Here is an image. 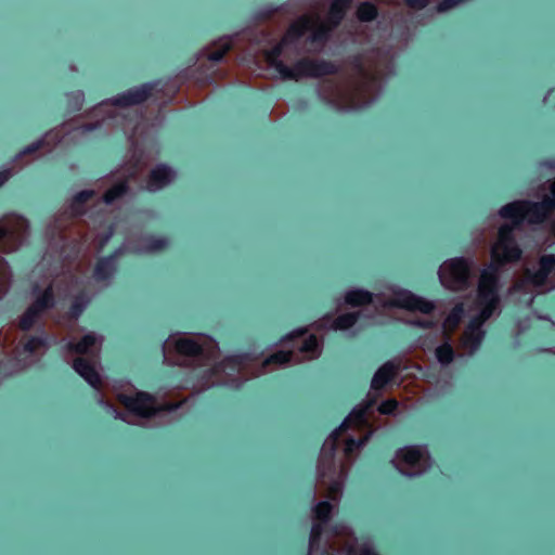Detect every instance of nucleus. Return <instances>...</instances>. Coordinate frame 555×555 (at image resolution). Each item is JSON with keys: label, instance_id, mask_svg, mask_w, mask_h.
<instances>
[{"label": "nucleus", "instance_id": "1", "mask_svg": "<svg viewBox=\"0 0 555 555\" xmlns=\"http://www.w3.org/2000/svg\"><path fill=\"white\" fill-rule=\"evenodd\" d=\"M365 421L363 411L353 412L323 444L318 466V491L337 501L343 493V485L352 461L353 452L366 441L358 440L348 434L349 429L360 427Z\"/></svg>", "mask_w": 555, "mask_h": 555}, {"label": "nucleus", "instance_id": "2", "mask_svg": "<svg viewBox=\"0 0 555 555\" xmlns=\"http://www.w3.org/2000/svg\"><path fill=\"white\" fill-rule=\"evenodd\" d=\"M495 282V275L485 271L480 276L477 298L456 306L444 321V331L452 332L457 327L462 317L467 315L468 324L461 344L468 352H473L479 346L482 339L480 326L498 307Z\"/></svg>", "mask_w": 555, "mask_h": 555}, {"label": "nucleus", "instance_id": "3", "mask_svg": "<svg viewBox=\"0 0 555 555\" xmlns=\"http://www.w3.org/2000/svg\"><path fill=\"white\" fill-rule=\"evenodd\" d=\"M544 188L550 191V194L543 196L542 203L517 202L501 209L502 217L509 221L500 227L498 241L492 246L491 254L494 262L505 263L518 260L521 251L512 237L515 227L525 219L530 223L541 222L551 210L555 209V179L548 181Z\"/></svg>", "mask_w": 555, "mask_h": 555}, {"label": "nucleus", "instance_id": "4", "mask_svg": "<svg viewBox=\"0 0 555 555\" xmlns=\"http://www.w3.org/2000/svg\"><path fill=\"white\" fill-rule=\"evenodd\" d=\"M350 2L351 0H333L327 21L321 20L315 13L302 16L292 25L287 38L298 37L306 33H310L313 39L322 37L339 23Z\"/></svg>", "mask_w": 555, "mask_h": 555}, {"label": "nucleus", "instance_id": "5", "mask_svg": "<svg viewBox=\"0 0 555 555\" xmlns=\"http://www.w3.org/2000/svg\"><path fill=\"white\" fill-rule=\"evenodd\" d=\"M392 463L402 474L417 476L429 467V455L424 447L409 446L397 451Z\"/></svg>", "mask_w": 555, "mask_h": 555}, {"label": "nucleus", "instance_id": "6", "mask_svg": "<svg viewBox=\"0 0 555 555\" xmlns=\"http://www.w3.org/2000/svg\"><path fill=\"white\" fill-rule=\"evenodd\" d=\"M117 399L128 411L142 417H150L158 411H170L178 406L165 405L149 393L138 391L118 393Z\"/></svg>", "mask_w": 555, "mask_h": 555}, {"label": "nucleus", "instance_id": "7", "mask_svg": "<svg viewBox=\"0 0 555 555\" xmlns=\"http://www.w3.org/2000/svg\"><path fill=\"white\" fill-rule=\"evenodd\" d=\"M282 346L295 350V361L298 363L315 359L321 352L318 338L306 330H298L289 334L282 340Z\"/></svg>", "mask_w": 555, "mask_h": 555}, {"label": "nucleus", "instance_id": "8", "mask_svg": "<svg viewBox=\"0 0 555 555\" xmlns=\"http://www.w3.org/2000/svg\"><path fill=\"white\" fill-rule=\"evenodd\" d=\"M468 263L464 259H452L446 261L439 270V276L444 286L450 289L462 288L468 278Z\"/></svg>", "mask_w": 555, "mask_h": 555}, {"label": "nucleus", "instance_id": "9", "mask_svg": "<svg viewBox=\"0 0 555 555\" xmlns=\"http://www.w3.org/2000/svg\"><path fill=\"white\" fill-rule=\"evenodd\" d=\"M53 304V294L51 287H47L42 293L36 294L35 301L20 318V327L22 330L30 328L38 320L40 314L49 309Z\"/></svg>", "mask_w": 555, "mask_h": 555}, {"label": "nucleus", "instance_id": "10", "mask_svg": "<svg viewBox=\"0 0 555 555\" xmlns=\"http://www.w3.org/2000/svg\"><path fill=\"white\" fill-rule=\"evenodd\" d=\"M326 66L323 64H318L310 60H305L298 63L294 68H281L280 73L284 78L299 80L304 77L309 76H320L325 74Z\"/></svg>", "mask_w": 555, "mask_h": 555}, {"label": "nucleus", "instance_id": "11", "mask_svg": "<svg viewBox=\"0 0 555 555\" xmlns=\"http://www.w3.org/2000/svg\"><path fill=\"white\" fill-rule=\"evenodd\" d=\"M554 269L555 256L545 255L541 257L537 271L530 272L529 269L527 270V278L533 286H543L546 283L547 276L553 272Z\"/></svg>", "mask_w": 555, "mask_h": 555}, {"label": "nucleus", "instance_id": "12", "mask_svg": "<svg viewBox=\"0 0 555 555\" xmlns=\"http://www.w3.org/2000/svg\"><path fill=\"white\" fill-rule=\"evenodd\" d=\"M400 367L401 361L399 359H393L391 361L386 362L375 373L372 379V388L375 390L382 389L396 376Z\"/></svg>", "mask_w": 555, "mask_h": 555}, {"label": "nucleus", "instance_id": "13", "mask_svg": "<svg viewBox=\"0 0 555 555\" xmlns=\"http://www.w3.org/2000/svg\"><path fill=\"white\" fill-rule=\"evenodd\" d=\"M336 533L338 537L334 543L338 546H343L349 555H375L369 550L358 548L357 540L349 528L341 527Z\"/></svg>", "mask_w": 555, "mask_h": 555}, {"label": "nucleus", "instance_id": "14", "mask_svg": "<svg viewBox=\"0 0 555 555\" xmlns=\"http://www.w3.org/2000/svg\"><path fill=\"white\" fill-rule=\"evenodd\" d=\"M74 369L81 375L92 387L99 389L103 386L100 373L87 360L78 358L74 361Z\"/></svg>", "mask_w": 555, "mask_h": 555}, {"label": "nucleus", "instance_id": "15", "mask_svg": "<svg viewBox=\"0 0 555 555\" xmlns=\"http://www.w3.org/2000/svg\"><path fill=\"white\" fill-rule=\"evenodd\" d=\"M103 344V337L95 333L85 335L78 343L72 345V349L80 354H98Z\"/></svg>", "mask_w": 555, "mask_h": 555}, {"label": "nucleus", "instance_id": "16", "mask_svg": "<svg viewBox=\"0 0 555 555\" xmlns=\"http://www.w3.org/2000/svg\"><path fill=\"white\" fill-rule=\"evenodd\" d=\"M27 229V222L21 217L9 216L0 220V238L17 236Z\"/></svg>", "mask_w": 555, "mask_h": 555}, {"label": "nucleus", "instance_id": "17", "mask_svg": "<svg viewBox=\"0 0 555 555\" xmlns=\"http://www.w3.org/2000/svg\"><path fill=\"white\" fill-rule=\"evenodd\" d=\"M398 304L402 308H405L411 311H418L424 314H429L434 305L430 301L424 300L423 298L416 297L411 294H402L398 297Z\"/></svg>", "mask_w": 555, "mask_h": 555}, {"label": "nucleus", "instance_id": "18", "mask_svg": "<svg viewBox=\"0 0 555 555\" xmlns=\"http://www.w3.org/2000/svg\"><path fill=\"white\" fill-rule=\"evenodd\" d=\"M173 177L175 175L170 168L166 166H158L150 173L147 180V189L150 191L159 190L170 183Z\"/></svg>", "mask_w": 555, "mask_h": 555}, {"label": "nucleus", "instance_id": "19", "mask_svg": "<svg viewBox=\"0 0 555 555\" xmlns=\"http://www.w3.org/2000/svg\"><path fill=\"white\" fill-rule=\"evenodd\" d=\"M296 352L294 349L284 348L282 346V349L275 353H273L271 357H269L262 364L264 371H271L275 370L280 366H283L288 363H297L295 361Z\"/></svg>", "mask_w": 555, "mask_h": 555}, {"label": "nucleus", "instance_id": "20", "mask_svg": "<svg viewBox=\"0 0 555 555\" xmlns=\"http://www.w3.org/2000/svg\"><path fill=\"white\" fill-rule=\"evenodd\" d=\"M173 345L176 351L181 356L194 357L202 352V345L198 339L193 337H178L168 343Z\"/></svg>", "mask_w": 555, "mask_h": 555}, {"label": "nucleus", "instance_id": "21", "mask_svg": "<svg viewBox=\"0 0 555 555\" xmlns=\"http://www.w3.org/2000/svg\"><path fill=\"white\" fill-rule=\"evenodd\" d=\"M345 300L352 307H360L371 304L372 295L366 291L353 289L346 294Z\"/></svg>", "mask_w": 555, "mask_h": 555}, {"label": "nucleus", "instance_id": "22", "mask_svg": "<svg viewBox=\"0 0 555 555\" xmlns=\"http://www.w3.org/2000/svg\"><path fill=\"white\" fill-rule=\"evenodd\" d=\"M230 46L231 42L228 38L218 40L207 49V57L212 61L221 60L223 55L229 51Z\"/></svg>", "mask_w": 555, "mask_h": 555}, {"label": "nucleus", "instance_id": "23", "mask_svg": "<svg viewBox=\"0 0 555 555\" xmlns=\"http://www.w3.org/2000/svg\"><path fill=\"white\" fill-rule=\"evenodd\" d=\"M149 96L147 89L142 87L137 90L129 91L127 94L122 95L121 101L126 105L139 104L146 100Z\"/></svg>", "mask_w": 555, "mask_h": 555}, {"label": "nucleus", "instance_id": "24", "mask_svg": "<svg viewBox=\"0 0 555 555\" xmlns=\"http://www.w3.org/2000/svg\"><path fill=\"white\" fill-rule=\"evenodd\" d=\"M357 319H358L357 313H352V312L344 313L335 319L333 328L334 330H347L356 323Z\"/></svg>", "mask_w": 555, "mask_h": 555}, {"label": "nucleus", "instance_id": "25", "mask_svg": "<svg viewBox=\"0 0 555 555\" xmlns=\"http://www.w3.org/2000/svg\"><path fill=\"white\" fill-rule=\"evenodd\" d=\"M44 349V344L39 338H27L23 343V350L29 354L40 353Z\"/></svg>", "mask_w": 555, "mask_h": 555}, {"label": "nucleus", "instance_id": "26", "mask_svg": "<svg viewBox=\"0 0 555 555\" xmlns=\"http://www.w3.org/2000/svg\"><path fill=\"white\" fill-rule=\"evenodd\" d=\"M333 508H334V505H332L328 502L318 503L317 506L314 507L315 518H318L321 521L328 520Z\"/></svg>", "mask_w": 555, "mask_h": 555}, {"label": "nucleus", "instance_id": "27", "mask_svg": "<svg viewBox=\"0 0 555 555\" xmlns=\"http://www.w3.org/2000/svg\"><path fill=\"white\" fill-rule=\"evenodd\" d=\"M436 356L440 363L449 364L453 360V349L450 345L444 344L436 349Z\"/></svg>", "mask_w": 555, "mask_h": 555}, {"label": "nucleus", "instance_id": "28", "mask_svg": "<svg viewBox=\"0 0 555 555\" xmlns=\"http://www.w3.org/2000/svg\"><path fill=\"white\" fill-rule=\"evenodd\" d=\"M358 16L364 22L372 21L376 16V9L373 4L364 3L358 9Z\"/></svg>", "mask_w": 555, "mask_h": 555}, {"label": "nucleus", "instance_id": "29", "mask_svg": "<svg viewBox=\"0 0 555 555\" xmlns=\"http://www.w3.org/2000/svg\"><path fill=\"white\" fill-rule=\"evenodd\" d=\"M125 192H126V186L124 184H117V185L113 186L112 189H109L104 194V201L106 203H112L113 201H115L116 198L121 196Z\"/></svg>", "mask_w": 555, "mask_h": 555}, {"label": "nucleus", "instance_id": "30", "mask_svg": "<svg viewBox=\"0 0 555 555\" xmlns=\"http://www.w3.org/2000/svg\"><path fill=\"white\" fill-rule=\"evenodd\" d=\"M398 405V402L396 400H388L380 404L379 412L382 414H390L392 413Z\"/></svg>", "mask_w": 555, "mask_h": 555}, {"label": "nucleus", "instance_id": "31", "mask_svg": "<svg viewBox=\"0 0 555 555\" xmlns=\"http://www.w3.org/2000/svg\"><path fill=\"white\" fill-rule=\"evenodd\" d=\"M167 246V241L165 238H152L151 244L149 245L150 250H160Z\"/></svg>", "mask_w": 555, "mask_h": 555}, {"label": "nucleus", "instance_id": "32", "mask_svg": "<svg viewBox=\"0 0 555 555\" xmlns=\"http://www.w3.org/2000/svg\"><path fill=\"white\" fill-rule=\"evenodd\" d=\"M460 3V0H444L442 1L439 7H438V11L439 12H444L449 9H452L454 8L455 5H457Z\"/></svg>", "mask_w": 555, "mask_h": 555}, {"label": "nucleus", "instance_id": "33", "mask_svg": "<svg viewBox=\"0 0 555 555\" xmlns=\"http://www.w3.org/2000/svg\"><path fill=\"white\" fill-rule=\"evenodd\" d=\"M93 196L92 191H82L75 197V204L85 203Z\"/></svg>", "mask_w": 555, "mask_h": 555}, {"label": "nucleus", "instance_id": "34", "mask_svg": "<svg viewBox=\"0 0 555 555\" xmlns=\"http://www.w3.org/2000/svg\"><path fill=\"white\" fill-rule=\"evenodd\" d=\"M408 5L411 7L412 9H423L425 8L429 0H405Z\"/></svg>", "mask_w": 555, "mask_h": 555}, {"label": "nucleus", "instance_id": "35", "mask_svg": "<svg viewBox=\"0 0 555 555\" xmlns=\"http://www.w3.org/2000/svg\"><path fill=\"white\" fill-rule=\"evenodd\" d=\"M11 172L9 170L0 171V186L10 178Z\"/></svg>", "mask_w": 555, "mask_h": 555}, {"label": "nucleus", "instance_id": "36", "mask_svg": "<svg viewBox=\"0 0 555 555\" xmlns=\"http://www.w3.org/2000/svg\"><path fill=\"white\" fill-rule=\"evenodd\" d=\"M553 231H554V233H555V221H554V223H553Z\"/></svg>", "mask_w": 555, "mask_h": 555}]
</instances>
